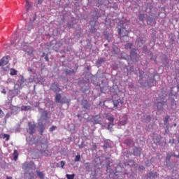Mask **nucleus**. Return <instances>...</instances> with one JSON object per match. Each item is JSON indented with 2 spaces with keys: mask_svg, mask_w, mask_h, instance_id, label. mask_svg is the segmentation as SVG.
Segmentation results:
<instances>
[{
  "mask_svg": "<svg viewBox=\"0 0 179 179\" xmlns=\"http://www.w3.org/2000/svg\"><path fill=\"white\" fill-rule=\"evenodd\" d=\"M147 178L150 179H155L157 177H159V174L157 173H153V172H150L148 174L146 175Z\"/></svg>",
  "mask_w": 179,
  "mask_h": 179,
  "instance_id": "0eeeda50",
  "label": "nucleus"
},
{
  "mask_svg": "<svg viewBox=\"0 0 179 179\" xmlns=\"http://www.w3.org/2000/svg\"><path fill=\"white\" fill-rule=\"evenodd\" d=\"M6 179H13L11 176H6Z\"/></svg>",
  "mask_w": 179,
  "mask_h": 179,
  "instance_id": "a19ab883",
  "label": "nucleus"
},
{
  "mask_svg": "<svg viewBox=\"0 0 179 179\" xmlns=\"http://www.w3.org/2000/svg\"><path fill=\"white\" fill-rule=\"evenodd\" d=\"M169 142H171L172 143H174V139L170 140Z\"/></svg>",
  "mask_w": 179,
  "mask_h": 179,
  "instance_id": "79ce46f5",
  "label": "nucleus"
},
{
  "mask_svg": "<svg viewBox=\"0 0 179 179\" xmlns=\"http://www.w3.org/2000/svg\"><path fill=\"white\" fill-rule=\"evenodd\" d=\"M50 89L55 93H59V92L62 90L61 88H59V87L58 86V83H52L50 86Z\"/></svg>",
  "mask_w": 179,
  "mask_h": 179,
  "instance_id": "20e7f679",
  "label": "nucleus"
},
{
  "mask_svg": "<svg viewBox=\"0 0 179 179\" xmlns=\"http://www.w3.org/2000/svg\"><path fill=\"white\" fill-rule=\"evenodd\" d=\"M61 99H62V96H61V94L57 93L55 97V103H60L61 104H65V103H71V99H67V101H65L64 100V99L62 100Z\"/></svg>",
  "mask_w": 179,
  "mask_h": 179,
  "instance_id": "7ed1b4c3",
  "label": "nucleus"
},
{
  "mask_svg": "<svg viewBox=\"0 0 179 179\" xmlns=\"http://www.w3.org/2000/svg\"><path fill=\"white\" fill-rule=\"evenodd\" d=\"M138 19L141 22H143V20L145 19V15L144 14H140L139 16H138Z\"/></svg>",
  "mask_w": 179,
  "mask_h": 179,
  "instance_id": "393cba45",
  "label": "nucleus"
},
{
  "mask_svg": "<svg viewBox=\"0 0 179 179\" xmlns=\"http://www.w3.org/2000/svg\"><path fill=\"white\" fill-rule=\"evenodd\" d=\"M10 75H11V76H15V75H17V71H16V69H11L10 71Z\"/></svg>",
  "mask_w": 179,
  "mask_h": 179,
  "instance_id": "dca6fc26",
  "label": "nucleus"
},
{
  "mask_svg": "<svg viewBox=\"0 0 179 179\" xmlns=\"http://www.w3.org/2000/svg\"><path fill=\"white\" fill-rule=\"evenodd\" d=\"M91 31H92V33H95V31H96V29H92V30H91Z\"/></svg>",
  "mask_w": 179,
  "mask_h": 179,
  "instance_id": "58836bf2",
  "label": "nucleus"
},
{
  "mask_svg": "<svg viewBox=\"0 0 179 179\" xmlns=\"http://www.w3.org/2000/svg\"><path fill=\"white\" fill-rule=\"evenodd\" d=\"M118 33L120 37H126V36H128L129 33V24H128V22H120Z\"/></svg>",
  "mask_w": 179,
  "mask_h": 179,
  "instance_id": "f257e3e1",
  "label": "nucleus"
},
{
  "mask_svg": "<svg viewBox=\"0 0 179 179\" xmlns=\"http://www.w3.org/2000/svg\"><path fill=\"white\" fill-rule=\"evenodd\" d=\"M21 110H22V111H27V110H28V106H22Z\"/></svg>",
  "mask_w": 179,
  "mask_h": 179,
  "instance_id": "473e14b6",
  "label": "nucleus"
},
{
  "mask_svg": "<svg viewBox=\"0 0 179 179\" xmlns=\"http://www.w3.org/2000/svg\"><path fill=\"white\" fill-rule=\"evenodd\" d=\"M3 115H5L3 110H2V109L0 108V118H3Z\"/></svg>",
  "mask_w": 179,
  "mask_h": 179,
  "instance_id": "2f4dec72",
  "label": "nucleus"
},
{
  "mask_svg": "<svg viewBox=\"0 0 179 179\" xmlns=\"http://www.w3.org/2000/svg\"><path fill=\"white\" fill-rule=\"evenodd\" d=\"M29 166H30V164L25 162L22 164V169L27 170V169H29Z\"/></svg>",
  "mask_w": 179,
  "mask_h": 179,
  "instance_id": "6ab92c4d",
  "label": "nucleus"
},
{
  "mask_svg": "<svg viewBox=\"0 0 179 179\" xmlns=\"http://www.w3.org/2000/svg\"><path fill=\"white\" fill-rule=\"evenodd\" d=\"M175 1H178V3H179V0H175Z\"/></svg>",
  "mask_w": 179,
  "mask_h": 179,
  "instance_id": "49530a36",
  "label": "nucleus"
},
{
  "mask_svg": "<svg viewBox=\"0 0 179 179\" xmlns=\"http://www.w3.org/2000/svg\"><path fill=\"white\" fill-rule=\"evenodd\" d=\"M45 61H47V62H48V61H50V59H48V55H46L45 56Z\"/></svg>",
  "mask_w": 179,
  "mask_h": 179,
  "instance_id": "c9c22d12",
  "label": "nucleus"
},
{
  "mask_svg": "<svg viewBox=\"0 0 179 179\" xmlns=\"http://www.w3.org/2000/svg\"><path fill=\"white\" fill-rule=\"evenodd\" d=\"M1 138H2L3 139H6V141H9V139H10V136L6 134H1Z\"/></svg>",
  "mask_w": 179,
  "mask_h": 179,
  "instance_id": "ddd939ff",
  "label": "nucleus"
},
{
  "mask_svg": "<svg viewBox=\"0 0 179 179\" xmlns=\"http://www.w3.org/2000/svg\"><path fill=\"white\" fill-rule=\"evenodd\" d=\"M36 124L29 122H28V129H27V132L29 134V135H33V134H36Z\"/></svg>",
  "mask_w": 179,
  "mask_h": 179,
  "instance_id": "f03ea898",
  "label": "nucleus"
},
{
  "mask_svg": "<svg viewBox=\"0 0 179 179\" xmlns=\"http://www.w3.org/2000/svg\"><path fill=\"white\" fill-rule=\"evenodd\" d=\"M172 156H174V157H179V155H176L168 153L166 155V162H170Z\"/></svg>",
  "mask_w": 179,
  "mask_h": 179,
  "instance_id": "9d476101",
  "label": "nucleus"
},
{
  "mask_svg": "<svg viewBox=\"0 0 179 179\" xmlns=\"http://www.w3.org/2000/svg\"><path fill=\"white\" fill-rule=\"evenodd\" d=\"M28 71H29V72H33V69H31V68H29V69H28Z\"/></svg>",
  "mask_w": 179,
  "mask_h": 179,
  "instance_id": "ea45409f",
  "label": "nucleus"
},
{
  "mask_svg": "<svg viewBox=\"0 0 179 179\" xmlns=\"http://www.w3.org/2000/svg\"><path fill=\"white\" fill-rule=\"evenodd\" d=\"M1 93H3V94H6V90H5V88L3 89Z\"/></svg>",
  "mask_w": 179,
  "mask_h": 179,
  "instance_id": "4c0bfd02",
  "label": "nucleus"
},
{
  "mask_svg": "<svg viewBox=\"0 0 179 179\" xmlns=\"http://www.w3.org/2000/svg\"><path fill=\"white\" fill-rule=\"evenodd\" d=\"M62 169H64V166H65V162L64 161H61L59 163Z\"/></svg>",
  "mask_w": 179,
  "mask_h": 179,
  "instance_id": "72a5a7b5",
  "label": "nucleus"
},
{
  "mask_svg": "<svg viewBox=\"0 0 179 179\" xmlns=\"http://www.w3.org/2000/svg\"><path fill=\"white\" fill-rule=\"evenodd\" d=\"M104 61H106V59H104V58H100L98 59L97 62H98V64H103V62H104Z\"/></svg>",
  "mask_w": 179,
  "mask_h": 179,
  "instance_id": "c756f323",
  "label": "nucleus"
},
{
  "mask_svg": "<svg viewBox=\"0 0 179 179\" xmlns=\"http://www.w3.org/2000/svg\"><path fill=\"white\" fill-rule=\"evenodd\" d=\"M26 1V10L27 12H29V10H30V8H31V4L30 3V1H29V0H25Z\"/></svg>",
  "mask_w": 179,
  "mask_h": 179,
  "instance_id": "f8f14e48",
  "label": "nucleus"
},
{
  "mask_svg": "<svg viewBox=\"0 0 179 179\" xmlns=\"http://www.w3.org/2000/svg\"><path fill=\"white\" fill-rule=\"evenodd\" d=\"M130 57H131V59H132L133 61L134 58H136V52H135V50L131 51Z\"/></svg>",
  "mask_w": 179,
  "mask_h": 179,
  "instance_id": "2eb2a0df",
  "label": "nucleus"
},
{
  "mask_svg": "<svg viewBox=\"0 0 179 179\" xmlns=\"http://www.w3.org/2000/svg\"><path fill=\"white\" fill-rule=\"evenodd\" d=\"M48 116V112L47 110H44L42 113V117H45V118H47Z\"/></svg>",
  "mask_w": 179,
  "mask_h": 179,
  "instance_id": "bb28decb",
  "label": "nucleus"
},
{
  "mask_svg": "<svg viewBox=\"0 0 179 179\" xmlns=\"http://www.w3.org/2000/svg\"><path fill=\"white\" fill-rule=\"evenodd\" d=\"M55 129H57V127L52 126L49 129V131H50V132H52V131H55Z\"/></svg>",
  "mask_w": 179,
  "mask_h": 179,
  "instance_id": "7c9ffc66",
  "label": "nucleus"
},
{
  "mask_svg": "<svg viewBox=\"0 0 179 179\" xmlns=\"http://www.w3.org/2000/svg\"><path fill=\"white\" fill-rule=\"evenodd\" d=\"M45 129V127H44V124L43 123H41L40 124V134H41V135H43Z\"/></svg>",
  "mask_w": 179,
  "mask_h": 179,
  "instance_id": "a211bd4d",
  "label": "nucleus"
},
{
  "mask_svg": "<svg viewBox=\"0 0 179 179\" xmlns=\"http://www.w3.org/2000/svg\"><path fill=\"white\" fill-rule=\"evenodd\" d=\"M66 177L67 179H73V178H75V174L74 173H73L71 175V174H66Z\"/></svg>",
  "mask_w": 179,
  "mask_h": 179,
  "instance_id": "4be33fe9",
  "label": "nucleus"
},
{
  "mask_svg": "<svg viewBox=\"0 0 179 179\" xmlns=\"http://www.w3.org/2000/svg\"><path fill=\"white\" fill-rule=\"evenodd\" d=\"M36 174L38 177L41 179H44V177H45V174H44V172H41L40 171H36Z\"/></svg>",
  "mask_w": 179,
  "mask_h": 179,
  "instance_id": "9b49d317",
  "label": "nucleus"
},
{
  "mask_svg": "<svg viewBox=\"0 0 179 179\" xmlns=\"http://www.w3.org/2000/svg\"><path fill=\"white\" fill-rule=\"evenodd\" d=\"M45 55V53L43 52L41 57H44Z\"/></svg>",
  "mask_w": 179,
  "mask_h": 179,
  "instance_id": "37998d69",
  "label": "nucleus"
},
{
  "mask_svg": "<svg viewBox=\"0 0 179 179\" xmlns=\"http://www.w3.org/2000/svg\"><path fill=\"white\" fill-rule=\"evenodd\" d=\"M123 103H124V101H120L118 100L113 101L114 107H115V108L119 110V111H120V110L122 109V104Z\"/></svg>",
  "mask_w": 179,
  "mask_h": 179,
  "instance_id": "39448f33",
  "label": "nucleus"
},
{
  "mask_svg": "<svg viewBox=\"0 0 179 179\" xmlns=\"http://www.w3.org/2000/svg\"><path fill=\"white\" fill-rule=\"evenodd\" d=\"M77 117L79 118L80 117V115H77Z\"/></svg>",
  "mask_w": 179,
  "mask_h": 179,
  "instance_id": "c03bdc74",
  "label": "nucleus"
},
{
  "mask_svg": "<svg viewBox=\"0 0 179 179\" xmlns=\"http://www.w3.org/2000/svg\"><path fill=\"white\" fill-rule=\"evenodd\" d=\"M132 45H134L132 43H127L125 45V48L127 50H128V49L131 50V48H132Z\"/></svg>",
  "mask_w": 179,
  "mask_h": 179,
  "instance_id": "b1692460",
  "label": "nucleus"
},
{
  "mask_svg": "<svg viewBox=\"0 0 179 179\" xmlns=\"http://www.w3.org/2000/svg\"><path fill=\"white\" fill-rule=\"evenodd\" d=\"M18 83H20V86H22V85H23V83H24V78L21 77L20 80L17 81Z\"/></svg>",
  "mask_w": 179,
  "mask_h": 179,
  "instance_id": "a878e982",
  "label": "nucleus"
},
{
  "mask_svg": "<svg viewBox=\"0 0 179 179\" xmlns=\"http://www.w3.org/2000/svg\"><path fill=\"white\" fill-rule=\"evenodd\" d=\"M46 156H48V154H46Z\"/></svg>",
  "mask_w": 179,
  "mask_h": 179,
  "instance_id": "de8ad7c7",
  "label": "nucleus"
},
{
  "mask_svg": "<svg viewBox=\"0 0 179 179\" xmlns=\"http://www.w3.org/2000/svg\"><path fill=\"white\" fill-rule=\"evenodd\" d=\"M9 62V59L8 57H3L1 59H0V66H5V65H8Z\"/></svg>",
  "mask_w": 179,
  "mask_h": 179,
  "instance_id": "423d86ee",
  "label": "nucleus"
},
{
  "mask_svg": "<svg viewBox=\"0 0 179 179\" xmlns=\"http://www.w3.org/2000/svg\"><path fill=\"white\" fill-rule=\"evenodd\" d=\"M43 3V0H38L37 5H41Z\"/></svg>",
  "mask_w": 179,
  "mask_h": 179,
  "instance_id": "f704fd0d",
  "label": "nucleus"
},
{
  "mask_svg": "<svg viewBox=\"0 0 179 179\" xmlns=\"http://www.w3.org/2000/svg\"><path fill=\"white\" fill-rule=\"evenodd\" d=\"M85 146H86V145H85V142L83 141V142L80 143V145H78V148H79L80 149H83V148H85Z\"/></svg>",
  "mask_w": 179,
  "mask_h": 179,
  "instance_id": "c85d7f7f",
  "label": "nucleus"
},
{
  "mask_svg": "<svg viewBox=\"0 0 179 179\" xmlns=\"http://www.w3.org/2000/svg\"><path fill=\"white\" fill-rule=\"evenodd\" d=\"M113 127H114V122H112L111 124H110V122L108 124V131H113Z\"/></svg>",
  "mask_w": 179,
  "mask_h": 179,
  "instance_id": "5701e85b",
  "label": "nucleus"
},
{
  "mask_svg": "<svg viewBox=\"0 0 179 179\" xmlns=\"http://www.w3.org/2000/svg\"><path fill=\"white\" fill-rule=\"evenodd\" d=\"M139 170L140 171L145 170V166H139Z\"/></svg>",
  "mask_w": 179,
  "mask_h": 179,
  "instance_id": "e433bc0d",
  "label": "nucleus"
},
{
  "mask_svg": "<svg viewBox=\"0 0 179 179\" xmlns=\"http://www.w3.org/2000/svg\"><path fill=\"white\" fill-rule=\"evenodd\" d=\"M74 162H80V155H78L76 156L75 159H74Z\"/></svg>",
  "mask_w": 179,
  "mask_h": 179,
  "instance_id": "cd10ccee",
  "label": "nucleus"
},
{
  "mask_svg": "<svg viewBox=\"0 0 179 179\" xmlns=\"http://www.w3.org/2000/svg\"><path fill=\"white\" fill-rule=\"evenodd\" d=\"M81 106L83 108H85V110H87V108L90 107V104H89V101H87V100H82Z\"/></svg>",
  "mask_w": 179,
  "mask_h": 179,
  "instance_id": "6e6552de",
  "label": "nucleus"
},
{
  "mask_svg": "<svg viewBox=\"0 0 179 179\" xmlns=\"http://www.w3.org/2000/svg\"><path fill=\"white\" fill-rule=\"evenodd\" d=\"M164 103H166V102L162 101V102H159L157 103V108H158V110H162L163 108V106H164Z\"/></svg>",
  "mask_w": 179,
  "mask_h": 179,
  "instance_id": "f3484780",
  "label": "nucleus"
},
{
  "mask_svg": "<svg viewBox=\"0 0 179 179\" xmlns=\"http://www.w3.org/2000/svg\"><path fill=\"white\" fill-rule=\"evenodd\" d=\"M107 120L110 121V125H111L114 122V116H107Z\"/></svg>",
  "mask_w": 179,
  "mask_h": 179,
  "instance_id": "aec40b11",
  "label": "nucleus"
},
{
  "mask_svg": "<svg viewBox=\"0 0 179 179\" xmlns=\"http://www.w3.org/2000/svg\"><path fill=\"white\" fill-rule=\"evenodd\" d=\"M170 119V117L169 115H166L164 119V125H167V122H169V120Z\"/></svg>",
  "mask_w": 179,
  "mask_h": 179,
  "instance_id": "412c9836",
  "label": "nucleus"
},
{
  "mask_svg": "<svg viewBox=\"0 0 179 179\" xmlns=\"http://www.w3.org/2000/svg\"><path fill=\"white\" fill-rule=\"evenodd\" d=\"M174 127H177V124H174Z\"/></svg>",
  "mask_w": 179,
  "mask_h": 179,
  "instance_id": "a18cd8bd",
  "label": "nucleus"
},
{
  "mask_svg": "<svg viewBox=\"0 0 179 179\" xmlns=\"http://www.w3.org/2000/svg\"><path fill=\"white\" fill-rule=\"evenodd\" d=\"M142 152V148H136L134 150V155L135 156H141V152Z\"/></svg>",
  "mask_w": 179,
  "mask_h": 179,
  "instance_id": "1a4fd4ad",
  "label": "nucleus"
},
{
  "mask_svg": "<svg viewBox=\"0 0 179 179\" xmlns=\"http://www.w3.org/2000/svg\"><path fill=\"white\" fill-rule=\"evenodd\" d=\"M18 157H19V153H17V150H15L13 151V159H14L15 162H16V160H17Z\"/></svg>",
  "mask_w": 179,
  "mask_h": 179,
  "instance_id": "4468645a",
  "label": "nucleus"
}]
</instances>
